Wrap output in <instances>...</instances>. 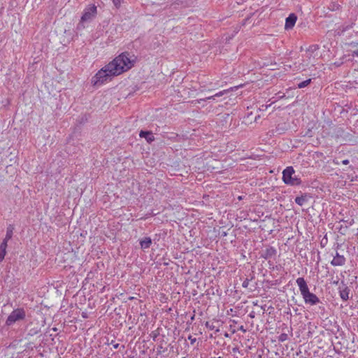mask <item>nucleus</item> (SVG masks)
<instances>
[{"instance_id":"20e7f679","label":"nucleus","mask_w":358,"mask_h":358,"mask_svg":"<svg viewBox=\"0 0 358 358\" xmlns=\"http://www.w3.org/2000/svg\"><path fill=\"white\" fill-rule=\"evenodd\" d=\"M295 171L292 166L287 167L282 171V180L283 182L289 185H299L301 184V180L296 177H294Z\"/></svg>"},{"instance_id":"9d476101","label":"nucleus","mask_w":358,"mask_h":358,"mask_svg":"<svg viewBox=\"0 0 358 358\" xmlns=\"http://www.w3.org/2000/svg\"><path fill=\"white\" fill-rule=\"evenodd\" d=\"M276 250L273 247H267L265 250H263L261 253V257L264 259H270L275 255Z\"/></svg>"},{"instance_id":"423d86ee","label":"nucleus","mask_w":358,"mask_h":358,"mask_svg":"<svg viewBox=\"0 0 358 358\" xmlns=\"http://www.w3.org/2000/svg\"><path fill=\"white\" fill-rule=\"evenodd\" d=\"M96 6L94 5H90L85 9L84 13L81 17V22H85L91 20L96 16Z\"/></svg>"},{"instance_id":"39448f33","label":"nucleus","mask_w":358,"mask_h":358,"mask_svg":"<svg viewBox=\"0 0 358 358\" xmlns=\"http://www.w3.org/2000/svg\"><path fill=\"white\" fill-rule=\"evenodd\" d=\"M25 315V311L22 308H17L9 315L6 321V324L10 326L17 321L24 320Z\"/></svg>"},{"instance_id":"72a5a7b5","label":"nucleus","mask_w":358,"mask_h":358,"mask_svg":"<svg viewBox=\"0 0 358 358\" xmlns=\"http://www.w3.org/2000/svg\"><path fill=\"white\" fill-rule=\"evenodd\" d=\"M118 346H119V344H116V345H114V348H118Z\"/></svg>"},{"instance_id":"a211bd4d","label":"nucleus","mask_w":358,"mask_h":358,"mask_svg":"<svg viewBox=\"0 0 358 358\" xmlns=\"http://www.w3.org/2000/svg\"><path fill=\"white\" fill-rule=\"evenodd\" d=\"M306 201H307V196L306 194L301 195V196H297L295 199V202L301 206H302Z\"/></svg>"},{"instance_id":"e433bc0d","label":"nucleus","mask_w":358,"mask_h":358,"mask_svg":"<svg viewBox=\"0 0 358 358\" xmlns=\"http://www.w3.org/2000/svg\"><path fill=\"white\" fill-rule=\"evenodd\" d=\"M335 164H338L339 163L338 162L334 161Z\"/></svg>"},{"instance_id":"b1692460","label":"nucleus","mask_w":358,"mask_h":358,"mask_svg":"<svg viewBox=\"0 0 358 358\" xmlns=\"http://www.w3.org/2000/svg\"><path fill=\"white\" fill-rule=\"evenodd\" d=\"M249 282H250V280H249L248 279H245V280L243 281V284H242V286H243V287H245V288H246V287H248V285H249Z\"/></svg>"},{"instance_id":"f3484780","label":"nucleus","mask_w":358,"mask_h":358,"mask_svg":"<svg viewBox=\"0 0 358 358\" xmlns=\"http://www.w3.org/2000/svg\"><path fill=\"white\" fill-rule=\"evenodd\" d=\"M349 291L348 287L340 291V296L343 301H347L349 299Z\"/></svg>"},{"instance_id":"c85d7f7f","label":"nucleus","mask_w":358,"mask_h":358,"mask_svg":"<svg viewBox=\"0 0 358 358\" xmlns=\"http://www.w3.org/2000/svg\"><path fill=\"white\" fill-rule=\"evenodd\" d=\"M38 331H35V330H30V331L29 332L28 335H34L35 334H36Z\"/></svg>"},{"instance_id":"f03ea898","label":"nucleus","mask_w":358,"mask_h":358,"mask_svg":"<svg viewBox=\"0 0 358 358\" xmlns=\"http://www.w3.org/2000/svg\"><path fill=\"white\" fill-rule=\"evenodd\" d=\"M319 47L317 45H312L306 50L304 54L302 55L301 62L295 63L297 70L304 71L310 66H314L318 56L317 50Z\"/></svg>"},{"instance_id":"f257e3e1","label":"nucleus","mask_w":358,"mask_h":358,"mask_svg":"<svg viewBox=\"0 0 358 358\" xmlns=\"http://www.w3.org/2000/svg\"><path fill=\"white\" fill-rule=\"evenodd\" d=\"M134 62L129 57V53L123 52L108 64V68H111L113 70V73L117 76L131 69Z\"/></svg>"},{"instance_id":"cd10ccee","label":"nucleus","mask_w":358,"mask_h":358,"mask_svg":"<svg viewBox=\"0 0 358 358\" xmlns=\"http://www.w3.org/2000/svg\"><path fill=\"white\" fill-rule=\"evenodd\" d=\"M352 55H353V56L358 57V49H357V50H352Z\"/></svg>"},{"instance_id":"7ed1b4c3","label":"nucleus","mask_w":358,"mask_h":358,"mask_svg":"<svg viewBox=\"0 0 358 358\" xmlns=\"http://www.w3.org/2000/svg\"><path fill=\"white\" fill-rule=\"evenodd\" d=\"M113 70L111 68H108V64H107L99 71L92 78V85L94 86L101 85L108 80H110L112 76H117L116 73H113Z\"/></svg>"},{"instance_id":"2eb2a0df","label":"nucleus","mask_w":358,"mask_h":358,"mask_svg":"<svg viewBox=\"0 0 358 358\" xmlns=\"http://www.w3.org/2000/svg\"><path fill=\"white\" fill-rule=\"evenodd\" d=\"M220 322L217 320L215 321H208L206 322V327L210 330H215L218 331L219 329Z\"/></svg>"},{"instance_id":"c9c22d12","label":"nucleus","mask_w":358,"mask_h":358,"mask_svg":"<svg viewBox=\"0 0 358 358\" xmlns=\"http://www.w3.org/2000/svg\"><path fill=\"white\" fill-rule=\"evenodd\" d=\"M257 117H259V115H257V117H255V121H257Z\"/></svg>"},{"instance_id":"412c9836","label":"nucleus","mask_w":358,"mask_h":358,"mask_svg":"<svg viewBox=\"0 0 358 358\" xmlns=\"http://www.w3.org/2000/svg\"><path fill=\"white\" fill-rule=\"evenodd\" d=\"M288 336L287 334H281L278 337V341L283 342L287 339Z\"/></svg>"},{"instance_id":"0eeeda50","label":"nucleus","mask_w":358,"mask_h":358,"mask_svg":"<svg viewBox=\"0 0 358 358\" xmlns=\"http://www.w3.org/2000/svg\"><path fill=\"white\" fill-rule=\"evenodd\" d=\"M306 303L310 305H315L320 302L319 298L313 293L308 292L303 296H302Z\"/></svg>"},{"instance_id":"473e14b6","label":"nucleus","mask_w":358,"mask_h":358,"mask_svg":"<svg viewBox=\"0 0 358 358\" xmlns=\"http://www.w3.org/2000/svg\"><path fill=\"white\" fill-rule=\"evenodd\" d=\"M238 199L239 201H240V200H242V199H243V197H242L241 196H239L238 197Z\"/></svg>"},{"instance_id":"6e6552de","label":"nucleus","mask_w":358,"mask_h":358,"mask_svg":"<svg viewBox=\"0 0 358 358\" xmlns=\"http://www.w3.org/2000/svg\"><path fill=\"white\" fill-rule=\"evenodd\" d=\"M296 282L302 296L310 292L307 283L303 278H298Z\"/></svg>"},{"instance_id":"f8f14e48","label":"nucleus","mask_w":358,"mask_h":358,"mask_svg":"<svg viewBox=\"0 0 358 358\" xmlns=\"http://www.w3.org/2000/svg\"><path fill=\"white\" fill-rule=\"evenodd\" d=\"M345 263V258L343 255H340L337 252L334 259L331 262V264L334 266H343Z\"/></svg>"},{"instance_id":"ddd939ff","label":"nucleus","mask_w":358,"mask_h":358,"mask_svg":"<svg viewBox=\"0 0 358 358\" xmlns=\"http://www.w3.org/2000/svg\"><path fill=\"white\" fill-rule=\"evenodd\" d=\"M140 136L145 138L148 143H151L155 140L153 134L151 131H141Z\"/></svg>"},{"instance_id":"aec40b11","label":"nucleus","mask_w":358,"mask_h":358,"mask_svg":"<svg viewBox=\"0 0 358 358\" xmlns=\"http://www.w3.org/2000/svg\"><path fill=\"white\" fill-rule=\"evenodd\" d=\"M311 82V79H308V80H306L303 82H301L299 83L298 85H297V87L298 88H303L306 86H308Z\"/></svg>"},{"instance_id":"1a4fd4ad","label":"nucleus","mask_w":358,"mask_h":358,"mask_svg":"<svg viewBox=\"0 0 358 358\" xmlns=\"http://www.w3.org/2000/svg\"><path fill=\"white\" fill-rule=\"evenodd\" d=\"M232 90H233V88H230L228 90L220 91V92L215 94L214 95L208 96L204 99H198L196 101V103H200L201 101H204L206 100H215L216 97L222 96L224 94H227L228 92L231 91Z\"/></svg>"},{"instance_id":"dca6fc26","label":"nucleus","mask_w":358,"mask_h":358,"mask_svg":"<svg viewBox=\"0 0 358 358\" xmlns=\"http://www.w3.org/2000/svg\"><path fill=\"white\" fill-rule=\"evenodd\" d=\"M7 243L3 241L0 245V262L3 261L6 253Z\"/></svg>"},{"instance_id":"5701e85b","label":"nucleus","mask_w":358,"mask_h":358,"mask_svg":"<svg viewBox=\"0 0 358 358\" xmlns=\"http://www.w3.org/2000/svg\"><path fill=\"white\" fill-rule=\"evenodd\" d=\"M113 3L116 8H119L121 5L122 0H113Z\"/></svg>"},{"instance_id":"bb28decb","label":"nucleus","mask_w":358,"mask_h":358,"mask_svg":"<svg viewBox=\"0 0 358 358\" xmlns=\"http://www.w3.org/2000/svg\"><path fill=\"white\" fill-rule=\"evenodd\" d=\"M357 45H358V43H351L348 44V45L352 47V48L357 47Z\"/></svg>"},{"instance_id":"4c0bfd02","label":"nucleus","mask_w":358,"mask_h":358,"mask_svg":"<svg viewBox=\"0 0 358 358\" xmlns=\"http://www.w3.org/2000/svg\"><path fill=\"white\" fill-rule=\"evenodd\" d=\"M182 358H185V357H182Z\"/></svg>"},{"instance_id":"393cba45","label":"nucleus","mask_w":358,"mask_h":358,"mask_svg":"<svg viewBox=\"0 0 358 358\" xmlns=\"http://www.w3.org/2000/svg\"><path fill=\"white\" fill-rule=\"evenodd\" d=\"M342 64H343V62H342V61H338V62H335L334 63H333V64H332V65L335 66L336 67H338V66H340Z\"/></svg>"},{"instance_id":"6ab92c4d","label":"nucleus","mask_w":358,"mask_h":358,"mask_svg":"<svg viewBox=\"0 0 358 358\" xmlns=\"http://www.w3.org/2000/svg\"><path fill=\"white\" fill-rule=\"evenodd\" d=\"M13 229V228L11 226H9V227H8L6 238L3 241H6V243H7L8 241L12 238Z\"/></svg>"},{"instance_id":"f704fd0d","label":"nucleus","mask_w":358,"mask_h":358,"mask_svg":"<svg viewBox=\"0 0 358 358\" xmlns=\"http://www.w3.org/2000/svg\"><path fill=\"white\" fill-rule=\"evenodd\" d=\"M284 97H285V94H283L282 96H280V99L284 98Z\"/></svg>"},{"instance_id":"4468645a","label":"nucleus","mask_w":358,"mask_h":358,"mask_svg":"<svg viewBox=\"0 0 358 358\" xmlns=\"http://www.w3.org/2000/svg\"><path fill=\"white\" fill-rule=\"evenodd\" d=\"M152 244V239L150 237H145L140 241V245L141 249L145 250L150 247Z\"/></svg>"},{"instance_id":"4be33fe9","label":"nucleus","mask_w":358,"mask_h":358,"mask_svg":"<svg viewBox=\"0 0 358 358\" xmlns=\"http://www.w3.org/2000/svg\"><path fill=\"white\" fill-rule=\"evenodd\" d=\"M347 226L345 227H343L342 225L341 226V227L339 228V232L341 234H345V233L347 231Z\"/></svg>"},{"instance_id":"9b49d317","label":"nucleus","mask_w":358,"mask_h":358,"mask_svg":"<svg viewBox=\"0 0 358 358\" xmlns=\"http://www.w3.org/2000/svg\"><path fill=\"white\" fill-rule=\"evenodd\" d=\"M297 20V17L294 13L290 14L287 18L285 21V29H292Z\"/></svg>"},{"instance_id":"2f4dec72","label":"nucleus","mask_w":358,"mask_h":358,"mask_svg":"<svg viewBox=\"0 0 358 358\" xmlns=\"http://www.w3.org/2000/svg\"><path fill=\"white\" fill-rule=\"evenodd\" d=\"M238 329H239L240 331H241L244 332V333H245V332H246V329L244 328V327H243V326H241V327L238 328Z\"/></svg>"},{"instance_id":"7c9ffc66","label":"nucleus","mask_w":358,"mask_h":358,"mask_svg":"<svg viewBox=\"0 0 358 358\" xmlns=\"http://www.w3.org/2000/svg\"><path fill=\"white\" fill-rule=\"evenodd\" d=\"M342 164H344V165H348L349 164V160L348 159H344L342 161Z\"/></svg>"},{"instance_id":"c756f323","label":"nucleus","mask_w":358,"mask_h":358,"mask_svg":"<svg viewBox=\"0 0 358 358\" xmlns=\"http://www.w3.org/2000/svg\"><path fill=\"white\" fill-rule=\"evenodd\" d=\"M271 105V104H270V105H266V106L262 105V108H260V110H266V109L268 106H270Z\"/></svg>"},{"instance_id":"a878e982","label":"nucleus","mask_w":358,"mask_h":358,"mask_svg":"<svg viewBox=\"0 0 358 358\" xmlns=\"http://www.w3.org/2000/svg\"><path fill=\"white\" fill-rule=\"evenodd\" d=\"M188 339L190 341L191 344H194L196 341V338H193L192 336H189Z\"/></svg>"}]
</instances>
